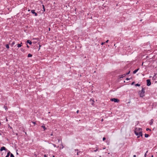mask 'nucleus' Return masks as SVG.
Listing matches in <instances>:
<instances>
[{"mask_svg":"<svg viewBox=\"0 0 157 157\" xmlns=\"http://www.w3.org/2000/svg\"><path fill=\"white\" fill-rule=\"evenodd\" d=\"M142 129L141 128H139L137 130L135 131V133L137 136H138V138H139L140 136H142Z\"/></svg>","mask_w":157,"mask_h":157,"instance_id":"1","label":"nucleus"},{"mask_svg":"<svg viewBox=\"0 0 157 157\" xmlns=\"http://www.w3.org/2000/svg\"><path fill=\"white\" fill-rule=\"evenodd\" d=\"M138 93L140 97H143L144 96L145 89L142 88L141 90L139 91Z\"/></svg>","mask_w":157,"mask_h":157,"instance_id":"2","label":"nucleus"},{"mask_svg":"<svg viewBox=\"0 0 157 157\" xmlns=\"http://www.w3.org/2000/svg\"><path fill=\"white\" fill-rule=\"evenodd\" d=\"M110 101L117 103H118L120 101L119 100L115 98H111L110 99Z\"/></svg>","mask_w":157,"mask_h":157,"instance_id":"3","label":"nucleus"},{"mask_svg":"<svg viewBox=\"0 0 157 157\" xmlns=\"http://www.w3.org/2000/svg\"><path fill=\"white\" fill-rule=\"evenodd\" d=\"M146 81L147 83V86H150L151 84V82L150 80L149 79H147Z\"/></svg>","mask_w":157,"mask_h":157,"instance_id":"4","label":"nucleus"},{"mask_svg":"<svg viewBox=\"0 0 157 157\" xmlns=\"http://www.w3.org/2000/svg\"><path fill=\"white\" fill-rule=\"evenodd\" d=\"M31 12L32 13L34 14L35 16H37V13L35 12V10H32Z\"/></svg>","mask_w":157,"mask_h":157,"instance_id":"5","label":"nucleus"},{"mask_svg":"<svg viewBox=\"0 0 157 157\" xmlns=\"http://www.w3.org/2000/svg\"><path fill=\"white\" fill-rule=\"evenodd\" d=\"M41 127L43 128L44 131H45L47 129L45 127V126L44 124H43V125Z\"/></svg>","mask_w":157,"mask_h":157,"instance_id":"6","label":"nucleus"},{"mask_svg":"<svg viewBox=\"0 0 157 157\" xmlns=\"http://www.w3.org/2000/svg\"><path fill=\"white\" fill-rule=\"evenodd\" d=\"M6 149V148L4 147H1V149H0V151H2L3 150H5Z\"/></svg>","mask_w":157,"mask_h":157,"instance_id":"7","label":"nucleus"},{"mask_svg":"<svg viewBox=\"0 0 157 157\" xmlns=\"http://www.w3.org/2000/svg\"><path fill=\"white\" fill-rule=\"evenodd\" d=\"M26 42L30 45L32 44V42L30 40H27Z\"/></svg>","mask_w":157,"mask_h":157,"instance_id":"8","label":"nucleus"},{"mask_svg":"<svg viewBox=\"0 0 157 157\" xmlns=\"http://www.w3.org/2000/svg\"><path fill=\"white\" fill-rule=\"evenodd\" d=\"M125 74H124L123 75H120L119 76V77H120V78H123V77H124L125 76Z\"/></svg>","mask_w":157,"mask_h":157,"instance_id":"9","label":"nucleus"},{"mask_svg":"<svg viewBox=\"0 0 157 157\" xmlns=\"http://www.w3.org/2000/svg\"><path fill=\"white\" fill-rule=\"evenodd\" d=\"M153 121H154L153 120V119H151V120L150 122L149 123V124L150 125H151L153 123Z\"/></svg>","mask_w":157,"mask_h":157,"instance_id":"10","label":"nucleus"},{"mask_svg":"<svg viewBox=\"0 0 157 157\" xmlns=\"http://www.w3.org/2000/svg\"><path fill=\"white\" fill-rule=\"evenodd\" d=\"M139 68H138V69L134 70L133 72V74H136V72L139 70Z\"/></svg>","mask_w":157,"mask_h":157,"instance_id":"11","label":"nucleus"},{"mask_svg":"<svg viewBox=\"0 0 157 157\" xmlns=\"http://www.w3.org/2000/svg\"><path fill=\"white\" fill-rule=\"evenodd\" d=\"M6 105H7L6 104H5L4 106V108H5V109L6 110L7 109H8V108L7 107Z\"/></svg>","mask_w":157,"mask_h":157,"instance_id":"12","label":"nucleus"},{"mask_svg":"<svg viewBox=\"0 0 157 157\" xmlns=\"http://www.w3.org/2000/svg\"><path fill=\"white\" fill-rule=\"evenodd\" d=\"M10 151H9L8 152L7 155L5 157H8L9 155H10Z\"/></svg>","mask_w":157,"mask_h":157,"instance_id":"13","label":"nucleus"},{"mask_svg":"<svg viewBox=\"0 0 157 157\" xmlns=\"http://www.w3.org/2000/svg\"><path fill=\"white\" fill-rule=\"evenodd\" d=\"M22 44V43H21V44H18L17 45V47H18V48H20V47H21L22 45H21V44Z\"/></svg>","mask_w":157,"mask_h":157,"instance_id":"14","label":"nucleus"},{"mask_svg":"<svg viewBox=\"0 0 157 157\" xmlns=\"http://www.w3.org/2000/svg\"><path fill=\"white\" fill-rule=\"evenodd\" d=\"M32 55L31 54H29L28 55V57H32Z\"/></svg>","mask_w":157,"mask_h":157,"instance_id":"15","label":"nucleus"},{"mask_svg":"<svg viewBox=\"0 0 157 157\" xmlns=\"http://www.w3.org/2000/svg\"><path fill=\"white\" fill-rule=\"evenodd\" d=\"M145 137L146 138H147L149 136V135L147 134H145L144 135Z\"/></svg>","mask_w":157,"mask_h":157,"instance_id":"16","label":"nucleus"},{"mask_svg":"<svg viewBox=\"0 0 157 157\" xmlns=\"http://www.w3.org/2000/svg\"><path fill=\"white\" fill-rule=\"evenodd\" d=\"M6 47L8 49L9 48V46L8 44H6Z\"/></svg>","mask_w":157,"mask_h":157,"instance_id":"17","label":"nucleus"},{"mask_svg":"<svg viewBox=\"0 0 157 157\" xmlns=\"http://www.w3.org/2000/svg\"><path fill=\"white\" fill-rule=\"evenodd\" d=\"M75 151H78V149H76H76H75ZM80 152H81V151H79V152H78V151H77V155H78V153H80Z\"/></svg>","mask_w":157,"mask_h":157,"instance_id":"18","label":"nucleus"},{"mask_svg":"<svg viewBox=\"0 0 157 157\" xmlns=\"http://www.w3.org/2000/svg\"><path fill=\"white\" fill-rule=\"evenodd\" d=\"M42 6H43V11L44 12L45 11V7H44V5H42Z\"/></svg>","mask_w":157,"mask_h":157,"instance_id":"19","label":"nucleus"},{"mask_svg":"<svg viewBox=\"0 0 157 157\" xmlns=\"http://www.w3.org/2000/svg\"><path fill=\"white\" fill-rule=\"evenodd\" d=\"M130 72V71H129L128 72L126 73V74H125V75H128Z\"/></svg>","mask_w":157,"mask_h":157,"instance_id":"20","label":"nucleus"},{"mask_svg":"<svg viewBox=\"0 0 157 157\" xmlns=\"http://www.w3.org/2000/svg\"><path fill=\"white\" fill-rule=\"evenodd\" d=\"M136 86H140V84H139L138 83L136 84L135 85Z\"/></svg>","mask_w":157,"mask_h":157,"instance_id":"21","label":"nucleus"},{"mask_svg":"<svg viewBox=\"0 0 157 157\" xmlns=\"http://www.w3.org/2000/svg\"><path fill=\"white\" fill-rule=\"evenodd\" d=\"M15 44V41H13L12 43V46H13V45L14 44Z\"/></svg>","mask_w":157,"mask_h":157,"instance_id":"22","label":"nucleus"},{"mask_svg":"<svg viewBox=\"0 0 157 157\" xmlns=\"http://www.w3.org/2000/svg\"><path fill=\"white\" fill-rule=\"evenodd\" d=\"M33 40H39V38H33Z\"/></svg>","mask_w":157,"mask_h":157,"instance_id":"23","label":"nucleus"},{"mask_svg":"<svg viewBox=\"0 0 157 157\" xmlns=\"http://www.w3.org/2000/svg\"><path fill=\"white\" fill-rule=\"evenodd\" d=\"M10 157H14V155L12 153L10 154Z\"/></svg>","mask_w":157,"mask_h":157,"instance_id":"24","label":"nucleus"},{"mask_svg":"<svg viewBox=\"0 0 157 157\" xmlns=\"http://www.w3.org/2000/svg\"><path fill=\"white\" fill-rule=\"evenodd\" d=\"M146 131H148L149 130L150 131H151V130L150 129H149V128H147L146 129Z\"/></svg>","mask_w":157,"mask_h":157,"instance_id":"25","label":"nucleus"},{"mask_svg":"<svg viewBox=\"0 0 157 157\" xmlns=\"http://www.w3.org/2000/svg\"><path fill=\"white\" fill-rule=\"evenodd\" d=\"M38 44H39V49H38V51L40 49V48L41 47V46L39 44V43H38Z\"/></svg>","mask_w":157,"mask_h":157,"instance_id":"26","label":"nucleus"},{"mask_svg":"<svg viewBox=\"0 0 157 157\" xmlns=\"http://www.w3.org/2000/svg\"><path fill=\"white\" fill-rule=\"evenodd\" d=\"M98 150V147H96V149L94 151V152L97 151Z\"/></svg>","mask_w":157,"mask_h":157,"instance_id":"27","label":"nucleus"},{"mask_svg":"<svg viewBox=\"0 0 157 157\" xmlns=\"http://www.w3.org/2000/svg\"><path fill=\"white\" fill-rule=\"evenodd\" d=\"M92 105H93V104H94V100H92Z\"/></svg>","mask_w":157,"mask_h":157,"instance_id":"28","label":"nucleus"},{"mask_svg":"<svg viewBox=\"0 0 157 157\" xmlns=\"http://www.w3.org/2000/svg\"><path fill=\"white\" fill-rule=\"evenodd\" d=\"M52 144L55 147H56V144Z\"/></svg>","mask_w":157,"mask_h":157,"instance_id":"29","label":"nucleus"},{"mask_svg":"<svg viewBox=\"0 0 157 157\" xmlns=\"http://www.w3.org/2000/svg\"><path fill=\"white\" fill-rule=\"evenodd\" d=\"M147 152H146V153H145V155H144V157H147L146 156V154L147 153Z\"/></svg>","mask_w":157,"mask_h":157,"instance_id":"30","label":"nucleus"},{"mask_svg":"<svg viewBox=\"0 0 157 157\" xmlns=\"http://www.w3.org/2000/svg\"><path fill=\"white\" fill-rule=\"evenodd\" d=\"M106 139V138L105 137H104L103 138V141H104Z\"/></svg>","mask_w":157,"mask_h":157,"instance_id":"31","label":"nucleus"},{"mask_svg":"<svg viewBox=\"0 0 157 157\" xmlns=\"http://www.w3.org/2000/svg\"><path fill=\"white\" fill-rule=\"evenodd\" d=\"M126 80H130V78H126Z\"/></svg>","mask_w":157,"mask_h":157,"instance_id":"32","label":"nucleus"},{"mask_svg":"<svg viewBox=\"0 0 157 157\" xmlns=\"http://www.w3.org/2000/svg\"><path fill=\"white\" fill-rule=\"evenodd\" d=\"M48 155H44V157H48L47 156Z\"/></svg>","mask_w":157,"mask_h":157,"instance_id":"33","label":"nucleus"},{"mask_svg":"<svg viewBox=\"0 0 157 157\" xmlns=\"http://www.w3.org/2000/svg\"><path fill=\"white\" fill-rule=\"evenodd\" d=\"M105 42H102L101 43V44L102 45H103L104 44H105Z\"/></svg>","mask_w":157,"mask_h":157,"instance_id":"34","label":"nucleus"},{"mask_svg":"<svg viewBox=\"0 0 157 157\" xmlns=\"http://www.w3.org/2000/svg\"><path fill=\"white\" fill-rule=\"evenodd\" d=\"M79 111L78 110L77 111L76 113H79Z\"/></svg>","mask_w":157,"mask_h":157,"instance_id":"35","label":"nucleus"},{"mask_svg":"<svg viewBox=\"0 0 157 157\" xmlns=\"http://www.w3.org/2000/svg\"><path fill=\"white\" fill-rule=\"evenodd\" d=\"M134 82H132V83H131V85H132L133 84H134Z\"/></svg>","mask_w":157,"mask_h":157,"instance_id":"36","label":"nucleus"},{"mask_svg":"<svg viewBox=\"0 0 157 157\" xmlns=\"http://www.w3.org/2000/svg\"><path fill=\"white\" fill-rule=\"evenodd\" d=\"M33 124H36V122H32Z\"/></svg>","mask_w":157,"mask_h":157,"instance_id":"37","label":"nucleus"},{"mask_svg":"<svg viewBox=\"0 0 157 157\" xmlns=\"http://www.w3.org/2000/svg\"><path fill=\"white\" fill-rule=\"evenodd\" d=\"M109 41V40H107L105 42V43H108Z\"/></svg>","mask_w":157,"mask_h":157,"instance_id":"38","label":"nucleus"},{"mask_svg":"<svg viewBox=\"0 0 157 157\" xmlns=\"http://www.w3.org/2000/svg\"><path fill=\"white\" fill-rule=\"evenodd\" d=\"M27 47L28 48H29V45L27 44Z\"/></svg>","mask_w":157,"mask_h":157,"instance_id":"39","label":"nucleus"},{"mask_svg":"<svg viewBox=\"0 0 157 157\" xmlns=\"http://www.w3.org/2000/svg\"><path fill=\"white\" fill-rule=\"evenodd\" d=\"M59 142H60V140L59 139H58V142L59 143Z\"/></svg>","mask_w":157,"mask_h":157,"instance_id":"40","label":"nucleus"},{"mask_svg":"<svg viewBox=\"0 0 157 157\" xmlns=\"http://www.w3.org/2000/svg\"><path fill=\"white\" fill-rule=\"evenodd\" d=\"M133 156V157H136V155H134Z\"/></svg>","mask_w":157,"mask_h":157,"instance_id":"41","label":"nucleus"},{"mask_svg":"<svg viewBox=\"0 0 157 157\" xmlns=\"http://www.w3.org/2000/svg\"><path fill=\"white\" fill-rule=\"evenodd\" d=\"M21 50L22 51H24V49H23V48H21Z\"/></svg>","mask_w":157,"mask_h":157,"instance_id":"42","label":"nucleus"},{"mask_svg":"<svg viewBox=\"0 0 157 157\" xmlns=\"http://www.w3.org/2000/svg\"><path fill=\"white\" fill-rule=\"evenodd\" d=\"M50 28H49V31H50Z\"/></svg>","mask_w":157,"mask_h":157,"instance_id":"43","label":"nucleus"},{"mask_svg":"<svg viewBox=\"0 0 157 157\" xmlns=\"http://www.w3.org/2000/svg\"><path fill=\"white\" fill-rule=\"evenodd\" d=\"M103 119H102L101 120V121H103Z\"/></svg>","mask_w":157,"mask_h":157,"instance_id":"44","label":"nucleus"},{"mask_svg":"<svg viewBox=\"0 0 157 157\" xmlns=\"http://www.w3.org/2000/svg\"><path fill=\"white\" fill-rule=\"evenodd\" d=\"M30 11V10H28V11Z\"/></svg>","mask_w":157,"mask_h":157,"instance_id":"45","label":"nucleus"},{"mask_svg":"<svg viewBox=\"0 0 157 157\" xmlns=\"http://www.w3.org/2000/svg\"><path fill=\"white\" fill-rule=\"evenodd\" d=\"M17 155L18 154V153L17 152Z\"/></svg>","mask_w":157,"mask_h":157,"instance_id":"46","label":"nucleus"},{"mask_svg":"<svg viewBox=\"0 0 157 157\" xmlns=\"http://www.w3.org/2000/svg\"><path fill=\"white\" fill-rule=\"evenodd\" d=\"M6 121H8L7 119H6Z\"/></svg>","mask_w":157,"mask_h":157,"instance_id":"47","label":"nucleus"},{"mask_svg":"<svg viewBox=\"0 0 157 157\" xmlns=\"http://www.w3.org/2000/svg\"><path fill=\"white\" fill-rule=\"evenodd\" d=\"M52 134H51V136H52Z\"/></svg>","mask_w":157,"mask_h":157,"instance_id":"48","label":"nucleus"},{"mask_svg":"<svg viewBox=\"0 0 157 157\" xmlns=\"http://www.w3.org/2000/svg\"><path fill=\"white\" fill-rule=\"evenodd\" d=\"M153 157V155H152V156H151V157Z\"/></svg>","mask_w":157,"mask_h":157,"instance_id":"49","label":"nucleus"},{"mask_svg":"<svg viewBox=\"0 0 157 157\" xmlns=\"http://www.w3.org/2000/svg\"><path fill=\"white\" fill-rule=\"evenodd\" d=\"M1 124V122H0V125Z\"/></svg>","mask_w":157,"mask_h":157,"instance_id":"50","label":"nucleus"},{"mask_svg":"<svg viewBox=\"0 0 157 157\" xmlns=\"http://www.w3.org/2000/svg\"><path fill=\"white\" fill-rule=\"evenodd\" d=\"M100 157H101V156H100Z\"/></svg>","mask_w":157,"mask_h":157,"instance_id":"51","label":"nucleus"}]
</instances>
